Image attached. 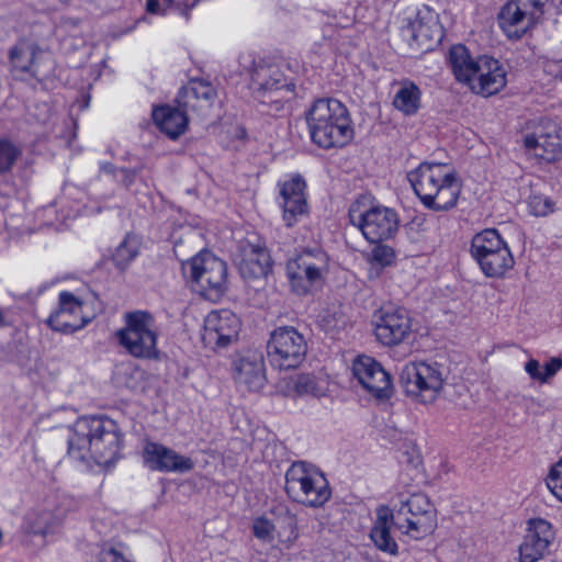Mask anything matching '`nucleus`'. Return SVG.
I'll return each instance as SVG.
<instances>
[{
    "label": "nucleus",
    "mask_w": 562,
    "mask_h": 562,
    "mask_svg": "<svg viewBox=\"0 0 562 562\" xmlns=\"http://www.w3.org/2000/svg\"><path fill=\"white\" fill-rule=\"evenodd\" d=\"M123 445L119 425L106 417L83 416L72 425V459L81 463L109 467L115 462Z\"/></svg>",
    "instance_id": "f257e3e1"
},
{
    "label": "nucleus",
    "mask_w": 562,
    "mask_h": 562,
    "mask_svg": "<svg viewBox=\"0 0 562 562\" xmlns=\"http://www.w3.org/2000/svg\"><path fill=\"white\" fill-rule=\"evenodd\" d=\"M407 178L414 192L427 209L442 211L457 204L461 186L447 165L423 162L411 171Z\"/></svg>",
    "instance_id": "f03ea898"
},
{
    "label": "nucleus",
    "mask_w": 562,
    "mask_h": 562,
    "mask_svg": "<svg viewBox=\"0 0 562 562\" xmlns=\"http://www.w3.org/2000/svg\"><path fill=\"white\" fill-rule=\"evenodd\" d=\"M306 120L312 140L322 148L342 147L353 137L349 112L336 99L316 100Z\"/></svg>",
    "instance_id": "7ed1b4c3"
},
{
    "label": "nucleus",
    "mask_w": 562,
    "mask_h": 562,
    "mask_svg": "<svg viewBox=\"0 0 562 562\" xmlns=\"http://www.w3.org/2000/svg\"><path fill=\"white\" fill-rule=\"evenodd\" d=\"M285 492L296 503L322 507L331 496L325 475L306 462H294L285 473Z\"/></svg>",
    "instance_id": "20e7f679"
},
{
    "label": "nucleus",
    "mask_w": 562,
    "mask_h": 562,
    "mask_svg": "<svg viewBox=\"0 0 562 562\" xmlns=\"http://www.w3.org/2000/svg\"><path fill=\"white\" fill-rule=\"evenodd\" d=\"M124 327L116 331L119 344L128 355L138 359H158L155 318L147 311L125 313Z\"/></svg>",
    "instance_id": "39448f33"
},
{
    "label": "nucleus",
    "mask_w": 562,
    "mask_h": 562,
    "mask_svg": "<svg viewBox=\"0 0 562 562\" xmlns=\"http://www.w3.org/2000/svg\"><path fill=\"white\" fill-rule=\"evenodd\" d=\"M395 528L404 536L420 540L431 535L438 526L435 505L423 493L408 496L393 510Z\"/></svg>",
    "instance_id": "423d86ee"
},
{
    "label": "nucleus",
    "mask_w": 562,
    "mask_h": 562,
    "mask_svg": "<svg viewBox=\"0 0 562 562\" xmlns=\"http://www.w3.org/2000/svg\"><path fill=\"white\" fill-rule=\"evenodd\" d=\"M471 255L487 278H503L515 265L508 245L494 228L484 229L473 236Z\"/></svg>",
    "instance_id": "0eeeda50"
},
{
    "label": "nucleus",
    "mask_w": 562,
    "mask_h": 562,
    "mask_svg": "<svg viewBox=\"0 0 562 562\" xmlns=\"http://www.w3.org/2000/svg\"><path fill=\"white\" fill-rule=\"evenodd\" d=\"M400 382L409 397L431 404L443 391L446 373L437 362L413 361L402 368Z\"/></svg>",
    "instance_id": "6e6552de"
},
{
    "label": "nucleus",
    "mask_w": 562,
    "mask_h": 562,
    "mask_svg": "<svg viewBox=\"0 0 562 562\" xmlns=\"http://www.w3.org/2000/svg\"><path fill=\"white\" fill-rule=\"evenodd\" d=\"M329 271V257L322 249H305L286 263L292 290L304 295L319 288Z\"/></svg>",
    "instance_id": "1a4fd4ad"
},
{
    "label": "nucleus",
    "mask_w": 562,
    "mask_h": 562,
    "mask_svg": "<svg viewBox=\"0 0 562 562\" xmlns=\"http://www.w3.org/2000/svg\"><path fill=\"white\" fill-rule=\"evenodd\" d=\"M182 269L211 299L221 296L227 289V266L211 251H201L184 262Z\"/></svg>",
    "instance_id": "9d476101"
},
{
    "label": "nucleus",
    "mask_w": 562,
    "mask_h": 562,
    "mask_svg": "<svg viewBox=\"0 0 562 562\" xmlns=\"http://www.w3.org/2000/svg\"><path fill=\"white\" fill-rule=\"evenodd\" d=\"M307 344L304 336L292 326L276 328L267 345L268 357L280 369H294L304 359Z\"/></svg>",
    "instance_id": "9b49d317"
},
{
    "label": "nucleus",
    "mask_w": 562,
    "mask_h": 562,
    "mask_svg": "<svg viewBox=\"0 0 562 562\" xmlns=\"http://www.w3.org/2000/svg\"><path fill=\"white\" fill-rule=\"evenodd\" d=\"M350 222L357 226L370 243H380L391 238L398 226L395 211L382 205H374L361 212L355 206L349 211Z\"/></svg>",
    "instance_id": "f8f14e48"
},
{
    "label": "nucleus",
    "mask_w": 562,
    "mask_h": 562,
    "mask_svg": "<svg viewBox=\"0 0 562 562\" xmlns=\"http://www.w3.org/2000/svg\"><path fill=\"white\" fill-rule=\"evenodd\" d=\"M542 0H509L498 14V23L508 38L518 40L542 16Z\"/></svg>",
    "instance_id": "ddd939ff"
},
{
    "label": "nucleus",
    "mask_w": 562,
    "mask_h": 562,
    "mask_svg": "<svg viewBox=\"0 0 562 562\" xmlns=\"http://www.w3.org/2000/svg\"><path fill=\"white\" fill-rule=\"evenodd\" d=\"M11 71L19 79H45L52 70V60L34 43L21 41L10 49Z\"/></svg>",
    "instance_id": "4468645a"
},
{
    "label": "nucleus",
    "mask_w": 562,
    "mask_h": 562,
    "mask_svg": "<svg viewBox=\"0 0 562 562\" xmlns=\"http://www.w3.org/2000/svg\"><path fill=\"white\" fill-rule=\"evenodd\" d=\"M252 81L255 99L263 104H276L277 110L294 92V85L276 67L257 68Z\"/></svg>",
    "instance_id": "2eb2a0df"
},
{
    "label": "nucleus",
    "mask_w": 562,
    "mask_h": 562,
    "mask_svg": "<svg viewBox=\"0 0 562 562\" xmlns=\"http://www.w3.org/2000/svg\"><path fill=\"white\" fill-rule=\"evenodd\" d=\"M411 333L412 319L404 308L382 307L374 314V335L382 345H398Z\"/></svg>",
    "instance_id": "dca6fc26"
},
{
    "label": "nucleus",
    "mask_w": 562,
    "mask_h": 562,
    "mask_svg": "<svg viewBox=\"0 0 562 562\" xmlns=\"http://www.w3.org/2000/svg\"><path fill=\"white\" fill-rule=\"evenodd\" d=\"M527 153L546 162H553L562 156V136L558 125L550 121L540 122L535 133L524 138Z\"/></svg>",
    "instance_id": "f3484780"
},
{
    "label": "nucleus",
    "mask_w": 562,
    "mask_h": 562,
    "mask_svg": "<svg viewBox=\"0 0 562 562\" xmlns=\"http://www.w3.org/2000/svg\"><path fill=\"white\" fill-rule=\"evenodd\" d=\"M239 329L240 321L232 311H212L204 319L202 339L212 349L225 348L236 340Z\"/></svg>",
    "instance_id": "a211bd4d"
},
{
    "label": "nucleus",
    "mask_w": 562,
    "mask_h": 562,
    "mask_svg": "<svg viewBox=\"0 0 562 562\" xmlns=\"http://www.w3.org/2000/svg\"><path fill=\"white\" fill-rule=\"evenodd\" d=\"M552 525L542 519H531L518 547V562H538L548 553L554 540Z\"/></svg>",
    "instance_id": "6ab92c4d"
},
{
    "label": "nucleus",
    "mask_w": 562,
    "mask_h": 562,
    "mask_svg": "<svg viewBox=\"0 0 562 562\" xmlns=\"http://www.w3.org/2000/svg\"><path fill=\"white\" fill-rule=\"evenodd\" d=\"M352 374L361 386L378 398H389L392 394L391 375L369 356H359L352 363Z\"/></svg>",
    "instance_id": "aec40b11"
},
{
    "label": "nucleus",
    "mask_w": 562,
    "mask_h": 562,
    "mask_svg": "<svg viewBox=\"0 0 562 562\" xmlns=\"http://www.w3.org/2000/svg\"><path fill=\"white\" fill-rule=\"evenodd\" d=\"M507 83L506 71L495 58L482 55L479 66L467 87L475 94L488 98L502 91Z\"/></svg>",
    "instance_id": "412c9836"
},
{
    "label": "nucleus",
    "mask_w": 562,
    "mask_h": 562,
    "mask_svg": "<svg viewBox=\"0 0 562 562\" xmlns=\"http://www.w3.org/2000/svg\"><path fill=\"white\" fill-rule=\"evenodd\" d=\"M235 382L248 391H260L266 383L265 358L261 351L247 350L233 362Z\"/></svg>",
    "instance_id": "4be33fe9"
},
{
    "label": "nucleus",
    "mask_w": 562,
    "mask_h": 562,
    "mask_svg": "<svg viewBox=\"0 0 562 562\" xmlns=\"http://www.w3.org/2000/svg\"><path fill=\"white\" fill-rule=\"evenodd\" d=\"M306 183L301 176H294L280 184L281 207L283 221L291 227L308 213Z\"/></svg>",
    "instance_id": "5701e85b"
},
{
    "label": "nucleus",
    "mask_w": 562,
    "mask_h": 562,
    "mask_svg": "<svg viewBox=\"0 0 562 562\" xmlns=\"http://www.w3.org/2000/svg\"><path fill=\"white\" fill-rule=\"evenodd\" d=\"M143 459L145 464L154 471L184 473L194 468L191 458L153 441L145 443Z\"/></svg>",
    "instance_id": "b1692460"
},
{
    "label": "nucleus",
    "mask_w": 562,
    "mask_h": 562,
    "mask_svg": "<svg viewBox=\"0 0 562 562\" xmlns=\"http://www.w3.org/2000/svg\"><path fill=\"white\" fill-rule=\"evenodd\" d=\"M216 98L214 87L204 80H191L183 87L177 98L179 108L188 112L205 115L212 108Z\"/></svg>",
    "instance_id": "393cba45"
},
{
    "label": "nucleus",
    "mask_w": 562,
    "mask_h": 562,
    "mask_svg": "<svg viewBox=\"0 0 562 562\" xmlns=\"http://www.w3.org/2000/svg\"><path fill=\"white\" fill-rule=\"evenodd\" d=\"M412 40L424 50H430L438 45L441 31L436 16L430 11L418 12L405 29Z\"/></svg>",
    "instance_id": "a878e982"
},
{
    "label": "nucleus",
    "mask_w": 562,
    "mask_h": 562,
    "mask_svg": "<svg viewBox=\"0 0 562 562\" xmlns=\"http://www.w3.org/2000/svg\"><path fill=\"white\" fill-rule=\"evenodd\" d=\"M392 526L395 527L393 509L385 505L379 506L375 509V520L370 531V539L380 551L390 555H397L398 546L391 536Z\"/></svg>",
    "instance_id": "bb28decb"
},
{
    "label": "nucleus",
    "mask_w": 562,
    "mask_h": 562,
    "mask_svg": "<svg viewBox=\"0 0 562 562\" xmlns=\"http://www.w3.org/2000/svg\"><path fill=\"white\" fill-rule=\"evenodd\" d=\"M270 267V255L266 248L258 245H249L244 248L243 258L239 262V271L245 279L266 277Z\"/></svg>",
    "instance_id": "cd10ccee"
},
{
    "label": "nucleus",
    "mask_w": 562,
    "mask_h": 562,
    "mask_svg": "<svg viewBox=\"0 0 562 562\" xmlns=\"http://www.w3.org/2000/svg\"><path fill=\"white\" fill-rule=\"evenodd\" d=\"M188 111L176 109L169 105L155 108L153 110V119L161 132L171 139L178 138L184 133L188 125Z\"/></svg>",
    "instance_id": "c85d7f7f"
},
{
    "label": "nucleus",
    "mask_w": 562,
    "mask_h": 562,
    "mask_svg": "<svg viewBox=\"0 0 562 562\" xmlns=\"http://www.w3.org/2000/svg\"><path fill=\"white\" fill-rule=\"evenodd\" d=\"M480 56H472L467 46L462 44L453 45L448 55V63L451 71L459 83L467 85L475 74L479 66Z\"/></svg>",
    "instance_id": "c756f323"
},
{
    "label": "nucleus",
    "mask_w": 562,
    "mask_h": 562,
    "mask_svg": "<svg viewBox=\"0 0 562 562\" xmlns=\"http://www.w3.org/2000/svg\"><path fill=\"white\" fill-rule=\"evenodd\" d=\"M392 105L406 116L415 115L422 105V91L412 80L405 79L398 82Z\"/></svg>",
    "instance_id": "7c9ffc66"
},
{
    "label": "nucleus",
    "mask_w": 562,
    "mask_h": 562,
    "mask_svg": "<svg viewBox=\"0 0 562 562\" xmlns=\"http://www.w3.org/2000/svg\"><path fill=\"white\" fill-rule=\"evenodd\" d=\"M31 532L46 535L53 532L61 524V519L48 510L34 512L26 518Z\"/></svg>",
    "instance_id": "2f4dec72"
},
{
    "label": "nucleus",
    "mask_w": 562,
    "mask_h": 562,
    "mask_svg": "<svg viewBox=\"0 0 562 562\" xmlns=\"http://www.w3.org/2000/svg\"><path fill=\"white\" fill-rule=\"evenodd\" d=\"M138 254L139 240L135 236L127 235L117 246L113 261L119 269L125 270Z\"/></svg>",
    "instance_id": "473e14b6"
},
{
    "label": "nucleus",
    "mask_w": 562,
    "mask_h": 562,
    "mask_svg": "<svg viewBox=\"0 0 562 562\" xmlns=\"http://www.w3.org/2000/svg\"><path fill=\"white\" fill-rule=\"evenodd\" d=\"M70 292L59 294V307L47 319L49 327L57 331H67L70 322Z\"/></svg>",
    "instance_id": "72a5a7b5"
},
{
    "label": "nucleus",
    "mask_w": 562,
    "mask_h": 562,
    "mask_svg": "<svg viewBox=\"0 0 562 562\" xmlns=\"http://www.w3.org/2000/svg\"><path fill=\"white\" fill-rule=\"evenodd\" d=\"M77 316L80 317L81 322L78 325L72 322V331L90 323L94 318L95 312L91 302L72 295V319Z\"/></svg>",
    "instance_id": "f704fd0d"
},
{
    "label": "nucleus",
    "mask_w": 562,
    "mask_h": 562,
    "mask_svg": "<svg viewBox=\"0 0 562 562\" xmlns=\"http://www.w3.org/2000/svg\"><path fill=\"white\" fill-rule=\"evenodd\" d=\"M293 389L299 395L321 396L324 394L323 387L314 375L301 374L293 382Z\"/></svg>",
    "instance_id": "c9c22d12"
},
{
    "label": "nucleus",
    "mask_w": 562,
    "mask_h": 562,
    "mask_svg": "<svg viewBox=\"0 0 562 562\" xmlns=\"http://www.w3.org/2000/svg\"><path fill=\"white\" fill-rule=\"evenodd\" d=\"M528 206L535 216H547L554 212L555 203L549 196L532 194L529 198Z\"/></svg>",
    "instance_id": "e433bc0d"
},
{
    "label": "nucleus",
    "mask_w": 562,
    "mask_h": 562,
    "mask_svg": "<svg viewBox=\"0 0 562 562\" xmlns=\"http://www.w3.org/2000/svg\"><path fill=\"white\" fill-rule=\"evenodd\" d=\"M546 485L554 497L562 502V459L551 467L546 477Z\"/></svg>",
    "instance_id": "4c0bfd02"
},
{
    "label": "nucleus",
    "mask_w": 562,
    "mask_h": 562,
    "mask_svg": "<svg viewBox=\"0 0 562 562\" xmlns=\"http://www.w3.org/2000/svg\"><path fill=\"white\" fill-rule=\"evenodd\" d=\"M276 527L268 518L260 516L254 520L252 532L255 537L265 542H271L274 539Z\"/></svg>",
    "instance_id": "58836bf2"
},
{
    "label": "nucleus",
    "mask_w": 562,
    "mask_h": 562,
    "mask_svg": "<svg viewBox=\"0 0 562 562\" xmlns=\"http://www.w3.org/2000/svg\"><path fill=\"white\" fill-rule=\"evenodd\" d=\"M19 155L18 148L8 140L0 139V173L9 170Z\"/></svg>",
    "instance_id": "ea45409f"
},
{
    "label": "nucleus",
    "mask_w": 562,
    "mask_h": 562,
    "mask_svg": "<svg viewBox=\"0 0 562 562\" xmlns=\"http://www.w3.org/2000/svg\"><path fill=\"white\" fill-rule=\"evenodd\" d=\"M395 254L392 247L379 244L371 251L372 261L382 267L390 266L394 260Z\"/></svg>",
    "instance_id": "a19ab883"
},
{
    "label": "nucleus",
    "mask_w": 562,
    "mask_h": 562,
    "mask_svg": "<svg viewBox=\"0 0 562 562\" xmlns=\"http://www.w3.org/2000/svg\"><path fill=\"white\" fill-rule=\"evenodd\" d=\"M541 369V383H548L562 369V359L553 357Z\"/></svg>",
    "instance_id": "79ce46f5"
},
{
    "label": "nucleus",
    "mask_w": 562,
    "mask_h": 562,
    "mask_svg": "<svg viewBox=\"0 0 562 562\" xmlns=\"http://www.w3.org/2000/svg\"><path fill=\"white\" fill-rule=\"evenodd\" d=\"M98 562H131L116 548H104L100 551Z\"/></svg>",
    "instance_id": "37998d69"
},
{
    "label": "nucleus",
    "mask_w": 562,
    "mask_h": 562,
    "mask_svg": "<svg viewBox=\"0 0 562 562\" xmlns=\"http://www.w3.org/2000/svg\"><path fill=\"white\" fill-rule=\"evenodd\" d=\"M525 371L532 380L541 383L542 369L538 360L529 359L525 364Z\"/></svg>",
    "instance_id": "c03bdc74"
},
{
    "label": "nucleus",
    "mask_w": 562,
    "mask_h": 562,
    "mask_svg": "<svg viewBox=\"0 0 562 562\" xmlns=\"http://www.w3.org/2000/svg\"><path fill=\"white\" fill-rule=\"evenodd\" d=\"M121 173L123 176L122 181L126 188L131 187L135 179V171L128 169H121Z\"/></svg>",
    "instance_id": "a18cd8bd"
},
{
    "label": "nucleus",
    "mask_w": 562,
    "mask_h": 562,
    "mask_svg": "<svg viewBox=\"0 0 562 562\" xmlns=\"http://www.w3.org/2000/svg\"><path fill=\"white\" fill-rule=\"evenodd\" d=\"M146 9L149 13L153 14L164 12V10H160V4L157 0H148L146 3Z\"/></svg>",
    "instance_id": "49530a36"
},
{
    "label": "nucleus",
    "mask_w": 562,
    "mask_h": 562,
    "mask_svg": "<svg viewBox=\"0 0 562 562\" xmlns=\"http://www.w3.org/2000/svg\"><path fill=\"white\" fill-rule=\"evenodd\" d=\"M195 2H196V0H194L190 5H187V4L179 5V10L181 11L182 14H184L187 16L189 10H191L194 7Z\"/></svg>",
    "instance_id": "de8ad7c7"
},
{
    "label": "nucleus",
    "mask_w": 562,
    "mask_h": 562,
    "mask_svg": "<svg viewBox=\"0 0 562 562\" xmlns=\"http://www.w3.org/2000/svg\"><path fill=\"white\" fill-rule=\"evenodd\" d=\"M89 103H90V95L86 94L82 104H80V108L82 110L87 109L89 106Z\"/></svg>",
    "instance_id": "09e8293b"
},
{
    "label": "nucleus",
    "mask_w": 562,
    "mask_h": 562,
    "mask_svg": "<svg viewBox=\"0 0 562 562\" xmlns=\"http://www.w3.org/2000/svg\"><path fill=\"white\" fill-rule=\"evenodd\" d=\"M175 3V0H164V5L171 7Z\"/></svg>",
    "instance_id": "8fccbe9b"
},
{
    "label": "nucleus",
    "mask_w": 562,
    "mask_h": 562,
    "mask_svg": "<svg viewBox=\"0 0 562 562\" xmlns=\"http://www.w3.org/2000/svg\"><path fill=\"white\" fill-rule=\"evenodd\" d=\"M290 524L293 526V528L295 529V520L292 516H290Z\"/></svg>",
    "instance_id": "3c124183"
},
{
    "label": "nucleus",
    "mask_w": 562,
    "mask_h": 562,
    "mask_svg": "<svg viewBox=\"0 0 562 562\" xmlns=\"http://www.w3.org/2000/svg\"><path fill=\"white\" fill-rule=\"evenodd\" d=\"M3 324V313L2 311L0 310V326Z\"/></svg>",
    "instance_id": "603ef678"
},
{
    "label": "nucleus",
    "mask_w": 562,
    "mask_h": 562,
    "mask_svg": "<svg viewBox=\"0 0 562 562\" xmlns=\"http://www.w3.org/2000/svg\"><path fill=\"white\" fill-rule=\"evenodd\" d=\"M70 448H71V445H70V440L68 441V451H70Z\"/></svg>",
    "instance_id": "864d4df0"
},
{
    "label": "nucleus",
    "mask_w": 562,
    "mask_h": 562,
    "mask_svg": "<svg viewBox=\"0 0 562 562\" xmlns=\"http://www.w3.org/2000/svg\"><path fill=\"white\" fill-rule=\"evenodd\" d=\"M132 562V561H131Z\"/></svg>",
    "instance_id": "5fc2aeb1"
}]
</instances>
